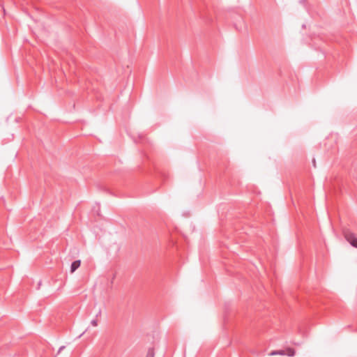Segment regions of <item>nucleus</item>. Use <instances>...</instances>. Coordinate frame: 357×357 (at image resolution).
I'll return each instance as SVG.
<instances>
[{"label":"nucleus","mask_w":357,"mask_h":357,"mask_svg":"<svg viewBox=\"0 0 357 357\" xmlns=\"http://www.w3.org/2000/svg\"><path fill=\"white\" fill-rule=\"evenodd\" d=\"M344 238L352 246L357 248V238L353 233H345Z\"/></svg>","instance_id":"1"},{"label":"nucleus","mask_w":357,"mask_h":357,"mask_svg":"<svg viewBox=\"0 0 357 357\" xmlns=\"http://www.w3.org/2000/svg\"><path fill=\"white\" fill-rule=\"evenodd\" d=\"M81 264L80 260H76L71 264V273H73L77 268L79 267Z\"/></svg>","instance_id":"2"},{"label":"nucleus","mask_w":357,"mask_h":357,"mask_svg":"<svg viewBox=\"0 0 357 357\" xmlns=\"http://www.w3.org/2000/svg\"><path fill=\"white\" fill-rule=\"evenodd\" d=\"M285 355L289 356H294L296 354V351L293 348H287L286 351H284Z\"/></svg>","instance_id":"3"},{"label":"nucleus","mask_w":357,"mask_h":357,"mask_svg":"<svg viewBox=\"0 0 357 357\" xmlns=\"http://www.w3.org/2000/svg\"><path fill=\"white\" fill-rule=\"evenodd\" d=\"M270 356H275V355H285L284 351L280 350V351H273L269 354Z\"/></svg>","instance_id":"4"},{"label":"nucleus","mask_w":357,"mask_h":357,"mask_svg":"<svg viewBox=\"0 0 357 357\" xmlns=\"http://www.w3.org/2000/svg\"><path fill=\"white\" fill-rule=\"evenodd\" d=\"M147 357H153V354H151L149 356Z\"/></svg>","instance_id":"5"},{"label":"nucleus","mask_w":357,"mask_h":357,"mask_svg":"<svg viewBox=\"0 0 357 357\" xmlns=\"http://www.w3.org/2000/svg\"><path fill=\"white\" fill-rule=\"evenodd\" d=\"M93 326H97V324H96V321H93Z\"/></svg>","instance_id":"6"}]
</instances>
